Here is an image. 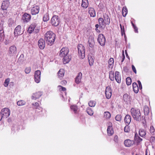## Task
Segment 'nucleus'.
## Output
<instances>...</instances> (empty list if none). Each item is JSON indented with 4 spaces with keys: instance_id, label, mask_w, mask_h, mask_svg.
Here are the masks:
<instances>
[{
    "instance_id": "1",
    "label": "nucleus",
    "mask_w": 155,
    "mask_h": 155,
    "mask_svg": "<svg viewBox=\"0 0 155 155\" xmlns=\"http://www.w3.org/2000/svg\"><path fill=\"white\" fill-rule=\"evenodd\" d=\"M69 50L67 47L62 48L59 52V56L63 58V62L64 64L68 63L71 59V56L69 55Z\"/></svg>"
},
{
    "instance_id": "2",
    "label": "nucleus",
    "mask_w": 155,
    "mask_h": 155,
    "mask_svg": "<svg viewBox=\"0 0 155 155\" xmlns=\"http://www.w3.org/2000/svg\"><path fill=\"white\" fill-rule=\"evenodd\" d=\"M55 37V34L51 31L47 32L44 35L45 40L48 45L49 46H51L53 44Z\"/></svg>"
},
{
    "instance_id": "3",
    "label": "nucleus",
    "mask_w": 155,
    "mask_h": 155,
    "mask_svg": "<svg viewBox=\"0 0 155 155\" xmlns=\"http://www.w3.org/2000/svg\"><path fill=\"white\" fill-rule=\"evenodd\" d=\"M131 115L134 119L137 121H140L141 114L140 110L132 108L130 110Z\"/></svg>"
},
{
    "instance_id": "4",
    "label": "nucleus",
    "mask_w": 155,
    "mask_h": 155,
    "mask_svg": "<svg viewBox=\"0 0 155 155\" xmlns=\"http://www.w3.org/2000/svg\"><path fill=\"white\" fill-rule=\"evenodd\" d=\"M78 56L80 59H84L85 57V49L84 47L82 45L79 44L78 45Z\"/></svg>"
},
{
    "instance_id": "5",
    "label": "nucleus",
    "mask_w": 155,
    "mask_h": 155,
    "mask_svg": "<svg viewBox=\"0 0 155 155\" xmlns=\"http://www.w3.org/2000/svg\"><path fill=\"white\" fill-rule=\"evenodd\" d=\"M39 28L36 27V25L35 23H34L31 25L29 27L28 31L30 34L32 33L33 31L37 33L39 32Z\"/></svg>"
},
{
    "instance_id": "6",
    "label": "nucleus",
    "mask_w": 155,
    "mask_h": 155,
    "mask_svg": "<svg viewBox=\"0 0 155 155\" xmlns=\"http://www.w3.org/2000/svg\"><path fill=\"white\" fill-rule=\"evenodd\" d=\"M60 22V19L58 16H53L51 19V23L53 26H57Z\"/></svg>"
},
{
    "instance_id": "7",
    "label": "nucleus",
    "mask_w": 155,
    "mask_h": 155,
    "mask_svg": "<svg viewBox=\"0 0 155 155\" xmlns=\"http://www.w3.org/2000/svg\"><path fill=\"white\" fill-rule=\"evenodd\" d=\"M1 113L3 118H7L10 115V110L8 108H4L2 110Z\"/></svg>"
},
{
    "instance_id": "8",
    "label": "nucleus",
    "mask_w": 155,
    "mask_h": 155,
    "mask_svg": "<svg viewBox=\"0 0 155 155\" xmlns=\"http://www.w3.org/2000/svg\"><path fill=\"white\" fill-rule=\"evenodd\" d=\"M97 41L102 46H104L105 44L106 40L104 36L102 34L99 35L97 38Z\"/></svg>"
},
{
    "instance_id": "9",
    "label": "nucleus",
    "mask_w": 155,
    "mask_h": 155,
    "mask_svg": "<svg viewBox=\"0 0 155 155\" xmlns=\"http://www.w3.org/2000/svg\"><path fill=\"white\" fill-rule=\"evenodd\" d=\"M41 72L39 70H37L35 73V82L38 83L41 81Z\"/></svg>"
},
{
    "instance_id": "10",
    "label": "nucleus",
    "mask_w": 155,
    "mask_h": 155,
    "mask_svg": "<svg viewBox=\"0 0 155 155\" xmlns=\"http://www.w3.org/2000/svg\"><path fill=\"white\" fill-rule=\"evenodd\" d=\"M17 49L15 45L10 47L9 49V54L10 56L15 55L16 53Z\"/></svg>"
},
{
    "instance_id": "11",
    "label": "nucleus",
    "mask_w": 155,
    "mask_h": 155,
    "mask_svg": "<svg viewBox=\"0 0 155 155\" xmlns=\"http://www.w3.org/2000/svg\"><path fill=\"white\" fill-rule=\"evenodd\" d=\"M43 93L41 91H38L33 93L31 96V99L36 100L40 98L42 95Z\"/></svg>"
},
{
    "instance_id": "12",
    "label": "nucleus",
    "mask_w": 155,
    "mask_h": 155,
    "mask_svg": "<svg viewBox=\"0 0 155 155\" xmlns=\"http://www.w3.org/2000/svg\"><path fill=\"white\" fill-rule=\"evenodd\" d=\"M23 33V32L21 30V26L18 25L15 29L14 34L15 36L20 35Z\"/></svg>"
},
{
    "instance_id": "13",
    "label": "nucleus",
    "mask_w": 155,
    "mask_h": 155,
    "mask_svg": "<svg viewBox=\"0 0 155 155\" xmlns=\"http://www.w3.org/2000/svg\"><path fill=\"white\" fill-rule=\"evenodd\" d=\"M39 7L37 5L33 6L31 9V13L32 15L38 14L39 11Z\"/></svg>"
},
{
    "instance_id": "14",
    "label": "nucleus",
    "mask_w": 155,
    "mask_h": 155,
    "mask_svg": "<svg viewBox=\"0 0 155 155\" xmlns=\"http://www.w3.org/2000/svg\"><path fill=\"white\" fill-rule=\"evenodd\" d=\"M105 94L106 96L107 99H110L111 96L112 92L110 87L108 86L106 88Z\"/></svg>"
},
{
    "instance_id": "15",
    "label": "nucleus",
    "mask_w": 155,
    "mask_h": 155,
    "mask_svg": "<svg viewBox=\"0 0 155 155\" xmlns=\"http://www.w3.org/2000/svg\"><path fill=\"white\" fill-rule=\"evenodd\" d=\"M38 45L40 49H43L45 47V42L43 39H40L38 42Z\"/></svg>"
},
{
    "instance_id": "16",
    "label": "nucleus",
    "mask_w": 155,
    "mask_h": 155,
    "mask_svg": "<svg viewBox=\"0 0 155 155\" xmlns=\"http://www.w3.org/2000/svg\"><path fill=\"white\" fill-rule=\"evenodd\" d=\"M9 5V2L8 1H4L2 3L1 8L3 10H6L8 7Z\"/></svg>"
},
{
    "instance_id": "17",
    "label": "nucleus",
    "mask_w": 155,
    "mask_h": 155,
    "mask_svg": "<svg viewBox=\"0 0 155 155\" xmlns=\"http://www.w3.org/2000/svg\"><path fill=\"white\" fill-rule=\"evenodd\" d=\"M124 143L126 147H130L134 144V142L130 140L127 139L124 141Z\"/></svg>"
},
{
    "instance_id": "18",
    "label": "nucleus",
    "mask_w": 155,
    "mask_h": 155,
    "mask_svg": "<svg viewBox=\"0 0 155 155\" xmlns=\"http://www.w3.org/2000/svg\"><path fill=\"white\" fill-rule=\"evenodd\" d=\"M88 13L90 15V16L94 17L96 16V12L94 9L91 7H89L88 8Z\"/></svg>"
},
{
    "instance_id": "19",
    "label": "nucleus",
    "mask_w": 155,
    "mask_h": 155,
    "mask_svg": "<svg viewBox=\"0 0 155 155\" xmlns=\"http://www.w3.org/2000/svg\"><path fill=\"white\" fill-rule=\"evenodd\" d=\"M115 78L118 83H120L121 77L119 72L117 71H116L115 72Z\"/></svg>"
},
{
    "instance_id": "20",
    "label": "nucleus",
    "mask_w": 155,
    "mask_h": 155,
    "mask_svg": "<svg viewBox=\"0 0 155 155\" xmlns=\"http://www.w3.org/2000/svg\"><path fill=\"white\" fill-rule=\"evenodd\" d=\"M31 18L30 15L27 13H25L23 15L22 18L24 21L28 22L30 20Z\"/></svg>"
},
{
    "instance_id": "21",
    "label": "nucleus",
    "mask_w": 155,
    "mask_h": 155,
    "mask_svg": "<svg viewBox=\"0 0 155 155\" xmlns=\"http://www.w3.org/2000/svg\"><path fill=\"white\" fill-rule=\"evenodd\" d=\"M104 22L105 25H109L110 23V19L108 15L104 14L103 16Z\"/></svg>"
},
{
    "instance_id": "22",
    "label": "nucleus",
    "mask_w": 155,
    "mask_h": 155,
    "mask_svg": "<svg viewBox=\"0 0 155 155\" xmlns=\"http://www.w3.org/2000/svg\"><path fill=\"white\" fill-rule=\"evenodd\" d=\"M82 74L81 72L79 73L77 77L75 78V82L76 83L78 84L81 81V79L82 78Z\"/></svg>"
},
{
    "instance_id": "23",
    "label": "nucleus",
    "mask_w": 155,
    "mask_h": 155,
    "mask_svg": "<svg viewBox=\"0 0 155 155\" xmlns=\"http://www.w3.org/2000/svg\"><path fill=\"white\" fill-rule=\"evenodd\" d=\"M131 121V117L129 115H127L124 118V121L127 125H129Z\"/></svg>"
},
{
    "instance_id": "24",
    "label": "nucleus",
    "mask_w": 155,
    "mask_h": 155,
    "mask_svg": "<svg viewBox=\"0 0 155 155\" xmlns=\"http://www.w3.org/2000/svg\"><path fill=\"white\" fill-rule=\"evenodd\" d=\"M88 0H82L81 6L84 8H87L88 5Z\"/></svg>"
},
{
    "instance_id": "25",
    "label": "nucleus",
    "mask_w": 155,
    "mask_h": 155,
    "mask_svg": "<svg viewBox=\"0 0 155 155\" xmlns=\"http://www.w3.org/2000/svg\"><path fill=\"white\" fill-rule=\"evenodd\" d=\"M133 87L134 92L136 93H137L139 91V88L137 84L136 83H133Z\"/></svg>"
},
{
    "instance_id": "26",
    "label": "nucleus",
    "mask_w": 155,
    "mask_h": 155,
    "mask_svg": "<svg viewBox=\"0 0 155 155\" xmlns=\"http://www.w3.org/2000/svg\"><path fill=\"white\" fill-rule=\"evenodd\" d=\"M98 22L100 26L102 27L104 26V25L105 24L104 22L103 18H99L98 19Z\"/></svg>"
},
{
    "instance_id": "27",
    "label": "nucleus",
    "mask_w": 155,
    "mask_h": 155,
    "mask_svg": "<svg viewBox=\"0 0 155 155\" xmlns=\"http://www.w3.org/2000/svg\"><path fill=\"white\" fill-rule=\"evenodd\" d=\"M32 105L34 108L37 109L39 110H41V107L39 106L38 103L37 102L32 103Z\"/></svg>"
},
{
    "instance_id": "28",
    "label": "nucleus",
    "mask_w": 155,
    "mask_h": 155,
    "mask_svg": "<svg viewBox=\"0 0 155 155\" xmlns=\"http://www.w3.org/2000/svg\"><path fill=\"white\" fill-rule=\"evenodd\" d=\"M124 101L126 102H128L130 101V96L127 94H125L123 97Z\"/></svg>"
},
{
    "instance_id": "29",
    "label": "nucleus",
    "mask_w": 155,
    "mask_h": 155,
    "mask_svg": "<svg viewBox=\"0 0 155 155\" xmlns=\"http://www.w3.org/2000/svg\"><path fill=\"white\" fill-rule=\"evenodd\" d=\"M64 70L63 69H60L58 71V75L59 77L61 78L64 76Z\"/></svg>"
},
{
    "instance_id": "30",
    "label": "nucleus",
    "mask_w": 155,
    "mask_h": 155,
    "mask_svg": "<svg viewBox=\"0 0 155 155\" xmlns=\"http://www.w3.org/2000/svg\"><path fill=\"white\" fill-rule=\"evenodd\" d=\"M107 134L109 136H112L114 133V131L112 128H107Z\"/></svg>"
},
{
    "instance_id": "31",
    "label": "nucleus",
    "mask_w": 155,
    "mask_h": 155,
    "mask_svg": "<svg viewBox=\"0 0 155 155\" xmlns=\"http://www.w3.org/2000/svg\"><path fill=\"white\" fill-rule=\"evenodd\" d=\"M109 63L108 67L109 68H112L114 62V60L113 58H110L108 61Z\"/></svg>"
},
{
    "instance_id": "32",
    "label": "nucleus",
    "mask_w": 155,
    "mask_h": 155,
    "mask_svg": "<svg viewBox=\"0 0 155 155\" xmlns=\"http://www.w3.org/2000/svg\"><path fill=\"white\" fill-rule=\"evenodd\" d=\"M88 60L90 65V66L93 65L94 61L93 57L91 56H89L88 57Z\"/></svg>"
},
{
    "instance_id": "33",
    "label": "nucleus",
    "mask_w": 155,
    "mask_h": 155,
    "mask_svg": "<svg viewBox=\"0 0 155 155\" xmlns=\"http://www.w3.org/2000/svg\"><path fill=\"white\" fill-rule=\"evenodd\" d=\"M134 140L136 142L139 143L142 140V139L140 138L137 135L135 134Z\"/></svg>"
},
{
    "instance_id": "34",
    "label": "nucleus",
    "mask_w": 155,
    "mask_h": 155,
    "mask_svg": "<svg viewBox=\"0 0 155 155\" xmlns=\"http://www.w3.org/2000/svg\"><path fill=\"white\" fill-rule=\"evenodd\" d=\"M89 45L90 47L91 48H92L93 47L94 42V39L92 38L91 39H89L88 41Z\"/></svg>"
},
{
    "instance_id": "35",
    "label": "nucleus",
    "mask_w": 155,
    "mask_h": 155,
    "mask_svg": "<svg viewBox=\"0 0 155 155\" xmlns=\"http://www.w3.org/2000/svg\"><path fill=\"white\" fill-rule=\"evenodd\" d=\"M146 134V132L143 129H140L139 130V135L142 137L145 136Z\"/></svg>"
},
{
    "instance_id": "36",
    "label": "nucleus",
    "mask_w": 155,
    "mask_h": 155,
    "mask_svg": "<svg viewBox=\"0 0 155 155\" xmlns=\"http://www.w3.org/2000/svg\"><path fill=\"white\" fill-rule=\"evenodd\" d=\"M8 24L9 26H13L15 25V21L12 18H9L8 20Z\"/></svg>"
},
{
    "instance_id": "37",
    "label": "nucleus",
    "mask_w": 155,
    "mask_h": 155,
    "mask_svg": "<svg viewBox=\"0 0 155 155\" xmlns=\"http://www.w3.org/2000/svg\"><path fill=\"white\" fill-rule=\"evenodd\" d=\"M109 78L111 81H113L114 80L115 77H114V71H111L110 72Z\"/></svg>"
},
{
    "instance_id": "38",
    "label": "nucleus",
    "mask_w": 155,
    "mask_h": 155,
    "mask_svg": "<svg viewBox=\"0 0 155 155\" xmlns=\"http://www.w3.org/2000/svg\"><path fill=\"white\" fill-rule=\"evenodd\" d=\"M150 112L149 108L147 106H145L144 108V113L145 115H148Z\"/></svg>"
},
{
    "instance_id": "39",
    "label": "nucleus",
    "mask_w": 155,
    "mask_h": 155,
    "mask_svg": "<svg viewBox=\"0 0 155 155\" xmlns=\"http://www.w3.org/2000/svg\"><path fill=\"white\" fill-rule=\"evenodd\" d=\"M49 20V17L48 13L46 12L44 14L43 17V20L44 21H47Z\"/></svg>"
},
{
    "instance_id": "40",
    "label": "nucleus",
    "mask_w": 155,
    "mask_h": 155,
    "mask_svg": "<svg viewBox=\"0 0 155 155\" xmlns=\"http://www.w3.org/2000/svg\"><path fill=\"white\" fill-rule=\"evenodd\" d=\"M127 8L126 7H124L123 8L122 11V14L123 15L124 17L126 16L127 14Z\"/></svg>"
},
{
    "instance_id": "41",
    "label": "nucleus",
    "mask_w": 155,
    "mask_h": 155,
    "mask_svg": "<svg viewBox=\"0 0 155 155\" xmlns=\"http://www.w3.org/2000/svg\"><path fill=\"white\" fill-rule=\"evenodd\" d=\"M86 111L87 114L90 116L93 115L94 114V112L93 110L89 107L87 108Z\"/></svg>"
},
{
    "instance_id": "42",
    "label": "nucleus",
    "mask_w": 155,
    "mask_h": 155,
    "mask_svg": "<svg viewBox=\"0 0 155 155\" xmlns=\"http://www.w3.org/2000/svg\"><path fill=\"white\" fill-rule=\"evenodd\" d=\"M96 104V101H90L88 103V105L91 107H94L95 106Z\"/></svg>"
},
{
    "instance_id": "43",
    "label": "nucleus",
    "mask_w": 155,
    "mask_h": 155,
    "mask_svg": "<svg viewBox=\"0 0 155 155\" xmlns=\"http://www.w3.org/2000/svg\"><path fill=\"white\" fill-rule=\"evenodd\" d=\"M104 117L107 119H109L110 118L111 115L110 113L108 112H105L104 113Z\"/></svg>"
},
{
    "instance_id": "44",
    "label": "nucleus",
    "mask_w": 155,
    "mask_h": 155,
    "mask_svg": "<svg viewBox=\"0 0 155 155\" xmlns=\"http://www.w3.org/2000/svg\"><path fill=\"white\" fill-rule=\"evenodd\" d=\"M26 104V102L23 100H20L17 102V104L18 106H23L25 105Z\"/></svg>"
},
{
    "instance_id": "45",
    "label": "nucleus",
    "mask_w": 155,
    "mask_h": 155,
    "mask_svg": "<svg viewBox=\"0 0 155 155\" xmlns=\"http://www.w3.org/2000/svg\"><path fill=\"white\" fill-rule=\"evenodd\" d=\"M150 132L152 135H155V129L153 126H151L150 127Z\"/></svg>"
},
{
    "instance_id": "46",
    "label": "nucleus",
    "mask_w": 155,
    "mask_h": 155,
    "mask_svg": "<svg viewBox=\"0 0 155 155\" xmlns=\"http://www.w3.org/2000/svg\"><path fill=\"white\" fill-rule=\"evenodd\" d=\"M10 82V79L8 78L6 79L3 85L5 87H7Z\"/></svg>"
},
{
    "instance_id": "47",
    "label": "nucleus",
    "mask_w": 155,
    "mask_h": 155,
    "mask_svg": "<svg viewBox=\"0 0 155 155\" xmlns=\"http://www.w3.org/2000/svg\"><path fill=\"white\" fill-rule=\"evenodd\" d=\"M126 82L127 85H130L131 83V79L130 77H127L126 79Z\"/></svg>"
},
{
    "instance_id": "48",
    "label": "nucleus",
    "mask_w": 155,
    "mask_h": 155,
    "mask_svg": "<svg viewBox=\"0 0 155 155\" xmlns=\"http://www.w3.org/2000/svg\"><path fill=\"white\" fill-rule=\"evenodd\" d=\"M4 39V36L3 32H0V41H2Z\"/></svg>"
},
{
    "instance_id": "49",
    "label": "nucleus",
    "mask_w": 155,
    "mask_h": 155,
    "mask_svg": "<svg viewBox=\"0 0 155 155\" xmlns=\"http://www.w3.org/2000/svg\"><path fill=\"white\" fill-rule=\"evenodd\" d=\"M70 108L71 110H73L75 113H76L78 109L77 106L76 105L72 106H71Z\"/></svg>"
},
{
    "instance_id": "50",
    "label": "nucleus",
    "mask_w": 155,
    "mask_h": 155,
    "mask_svg": "<svg viewBox=\"0 0 155 155\" xmlns=\"http://www.w3.org/2000/svg\"><path fill=\"white\" fill-rule=\"evenodd\" d=\"M58 89L60 91H65L66 90V89L65 88L61 86V85H59L58 86Z\"/></svg>"
},
{
    "instance_id": "51",
    "label": "nucleus",
    "mask_w": 155,
    "mask_h": 155,
    "mask_svg": "<svg viewBox=\"0 0 155 155\" xmlns=\"http://www.w3.org/2000/svg\"><path fill=\"white\" fill-rule=\"evenodd\" d=\"M128 125H127L124 128V130L125 132H129L130 131V128Z\"/></svg>"
},
{
    "instance_id": "52",
    "label": "nucleus",
    "mask_w": 155,
    "mask_h": 155,
    "mask_svg": "<svg viewBox=\"0 0 155 155\" xmlns=\"http://www.w3.org/2000/svg\"><path fill=\"white\" fill-rule=\"evenodd\" d=\"M31 71V68L30 67H27L25 70V72L26 74H29Z\"/></svg>"
},
{
    "instance_id": "53",
    "label": "nucleus",
    "mask_w": 155,
    "mask_h": 155,
    "mask_svg": "<svg viewBox=\"0 0 155 155\" xmlns=\"http://www.w3.org/2000/svg\"><path fill=\"white\" fill-rule=\"evenodd\" d=\"M115 118L116 120L120 121L121 120V117L120 115H117L116 116Z\"/></svg>"
},
{
    "instance_id": "54",
    "label": "nucleus",
    "mask_w": 155,
    "mask_h": 155,
    "mask_svg": "<svg viewBox=\"0 0 155 155\" xmlns=\"http://www.w3.org/2000/svg\"><path fill=\"white\" fill-rule=\"evenodd\" d=\"M107 128H112V123L110 122H108L107 124Z\"/></svg>"
},
{
    "instance_id": "55",
    "label": "nucleus",
    "mask_w": 155,
    "mask_h": 155,
    "mask_svg": "<svg viewBox=\"0 0 155 155\" xmlns=\"http://www.w3.org/2000/svg\"><path fill=\"white\" fill-rule=\"evenodd\" d=\"M3 24L0 21V31H1L3 29Z\"/></svg>"
},
{
    "instance_id": "56",
    "label": "nucleus",
    "mask_w": 155,
    "mask_h": 155,
    "mask_svg": "<svg viewBox=\"0 0 155 155\" xmlns=\"http://www.w3.org/2000/svg\"><path fill=\"white\" fill-rule=\"evenodd\" d=\"M132 70H133L135 74H136L137 73L136 70V68H135V67H134V65H132Z\"/></svg>"
},
{
    "instance_id": "57",
    "label": "nucleus",
    "mask_w": 155,
    "mask_h": 155,
    "mask_svg": "<svg viewBox=\"0 0 155 155\" xmlns=\"http://www.w3.org/2000/svg\"><path fill=\"white\" fill-rule=\"evenodd\" d=\"M114 140L115 142H117L118 141V137L116 135L114 136Z\"/></svg>"
},
{
    "instance_id": "58",
    "label": "nucleus",
    "mask_w": 155,
    "mask_h": 155,
    "mask_svg": "<svg viewBox=\"0 0 155 155\" xmlns=\"http://www.w3.org/2000/svg\"><path fill=\"white\" fill-rule=\"evenodd\" d=\"M133 27L134 28V30L135 31V32L136 33H137L138 32V29H137V27L136 26H133Z\"/></svg>"
},
{
    "instance_id": "59",
    "label": "nucleus",
    "mask_w": 155,
    "mask_h": 155,
    "mask_svg": "<svg viewBox=\"0 0 155 155\" xmlns=\"http://www.w3.org/2000/svg\"><path fill=\"white\" fill-rule=\"evenodd\" d=\"M137 82L139 85L140 89H142V86L141 82L139 81H138Z\"/></svg>"
},
{
    "instance_id": "60",
    "label": "nucleus",
    "mask_w": 155,
    "mask_h": 155,
    "mask_svg": "<svg viewBox=\"0 0 155 155\" xmlns=\"http://www.w3.org/2000/svg\"><path fill=\"white\" fill-rule=\"evenodd\" d=\"M120 28L121 29V31L122 33L123 32H124V28L123 26H122L121 24L120 25Z\"/></svg>"
},
{
    "instance_id": "61",
    "label": "nucleus",
    "mask_w": 155,
    "mask_h": 155,
    "mask_svg": "<svg viewBox=\"0 0 155 155\" xmlns=\"http://www.w3.org/2000/svg\"><path fill=\"white\" fill-rule=\"evenodd\" d=\"M150 140L152 142H154L155 141V138L153 137H151L150 138Z\"/></svg>"
},
{
    "instance_id": "62",
    "label": "nucleus",
    "mask_w": 155,
    "mask_h": 155,
    "mask_svg": "<svg viewBox=\"0 0 155 155\" xmlns=\"http://www.w3.org/2000/svg\"><path fill=\"white\" fill-rule=\"evenodd\" d=\"M67 83V82L65 81H63L61 82V84L62 85H63V84H65Z\"/></svg>"
},
{
    "instance_id": "63",
    "label": "nucleus",
    "mask_w": 155,
    "mask_h": 155,
    "mask_svg": "<svg viewBox=\"0 0 155 155\" xmlns=\"http://www.w3.org/2000/svg\"><path fill=\"white\" fill-rule=\"evenodd\" d=\"M125 57L124 55H122V61L121 62H122L124 60Z\"/></svg>"
},
{
    "instance_id": "64",
    "label": "nucleus",
    "mask_w": 155,
    "mask_h": 155,
    "mask_svg": "<svg viewBox=\"0 0 155 155\" xmlns=\"http://www.w3.org/2000/svg\"><path fill=\"white\" fill-rule=\"evenodd\" d=\"M125 54H126V57L128 58H129V57L128 54L127 53V51L126 50H125Z\"/></svg>"
}]
</instances>
